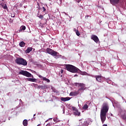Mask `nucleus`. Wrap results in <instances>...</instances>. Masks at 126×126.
<instances>
[{
  "mask_svg": "<svg viewBox=\"0 0 126 126\" xmlns=\"http://www.w3.org/2000/svg\"><path fill=\"white\" fill-rule=\"evenodd\" d=\"M70 100V97H61V101L63 102H66V101H69Z\"/></svg>",
  "mask_w": 126,
  "mask_h": 126,
  "instance_id": "nucleus-12",
  "label": "nucleus"
},
{
  "mask_svg": "<svg viewBox=\"0 0 126 126\" xmlns=\"http://www.w3.org/2000/svg\"><path fill=\"white\" fill-rule=\"evenodd\" d=\"M76 1H77V2H78V3H79V2L81 1V0H76Z\"/></svg>",
  "mask_w": 126,
  "mask_h": 126,
  "instance_id": "nucleus-32",
  "label": "nucleus"
},
{
  "mask_svg": "<svg viewBox=\"0 0 126 126\" xmlns=\"http://www.w3.org/2000/svg\"><path fill=\"white\" fill-rule=\"evenodd\" d=\"M23 125L24 126H28V121H27L26 119L24 120L23 122Z\"/></svg>",
  "mask_w": 126,
  "mask_h": 126,
  "instance_id": "nucleus-16",
  "label": "nucleus"
},
{
  "mask_svg": "<svg viewBox=\"0 0 126 126\" xmlns=\"http://www.w3.org/2000/svg\"><path fill=\"white\" fill-rule=\"evenodd\" d=\"M86 17H87V18L89 17V15H87L86 16Z\"/></svg>",
  "mask_w": 126,
  "mask_h": 126,
  "instance_id": "nucleus-36",
  "label": "nucleus"
},
{
  "mask_svg": "<svg viewBox=\"0 0 126 126\" xmlns=\"http://www.w3.org/2000/svg\"><path fill=\"white\" fill-rule=\"evenodd\" d=\"M16 63L21 64L22 65H27V61L23 58H19L15 60Z\"/></svg>",
  "mask_w": 126,
  "mask_h": 126,
  "instance_id": "nucleus-3",
  "label": "nucleus"
},
{
  "mask_svg": "<svg viewBox=\"0 0 126 126\" xmlns=\"http://www.w3.org/2000/svg\"><path fill=\"white\" fill-rule=\"evenodd\" d=\"M19 74L24 75V76H26L27 77H32V78H34L33 75L31 74V73L27 71L21 70L19 72Z\"/></svg>",
  "mask_w": 126,
  "mask_h": 126,
  "instance_id": "nucleus-4",
  "label": "nucleus"
},
{
  "mask_svg": "<svg viewBox=\"0 0 126 126\" xmlns=\"http://www.w3.org/2000/svg\"><path fill=\"white\" fill-rule=\"evenodd\" d=\"M25 29H26V27H25V26H22L20 27L19 31H20V32L21 31H24V30H25Z\"/></svg>",
  "mask_w": 126,
  "mask_h": 126,
  "instance_id": "nucleus-18",
  "label": "nucleus"
},
{
  "mask_svg": "<svg viewBox=\"0 0 126 126\" xmlns=\"http://www.w3.org/2000/svg\"><path fill=\"white\" fill-rule=\"evenodd\" d=\"M28 81H30L31 82H36L37 79L35 78H27V79Z\"/></svg>",
  "mask_w": 126,
  "mask_h": 126,
  "instance_id": "nucleus-13",
  "label": "nucleus"
},
{
  "mask_svg": "<svg viewBox=\"0 0 126 126\" xmlns=\"http://www.w3.org/2000/svg\"><path fill=\"white\" fill-rule=\"evenodd\" d=\"M120 1L121 0H110V2L112 5H117V4H119L120 3Z\"/></svg>",
  "mask_w": 126,
  "mask_h": 126,
  "instance_id": "nucleus-7",
  "label": "nucleus"
},
{
  "mask_svg": "<svg viewBox=\"0 0 126 126\" xmlns=\"http://www.w3.org/2000/svg\"><path fill=\"white\" fill-rule=\"evenodd\" d=\"M10 22H11V23L13 22V20H11V19H10Z\"/></svg>",
  "mask_w": 126,
  "mask_h": 126,
  "instance_id": "nucleus-35",
  "label": "nucleus"
},
{
  "mask_svg": "<svg viewBox=\"0 0 126 126\" xmlns=\"http://www.w3.org/2000/svg\"><path fill=\"white\" fill-rule=\"evenodd\" d=\"M74 84H75V86H76L77 87H80V85L81 84V83H75Z\"/></svg>",
  "mask_w": 126,
  "mask_h": 126,
  "instance_id": "nucleus-24",
  "label": "nucleus"
},
{
  "mask_svg": "<svg viewBox=\"0 0 126 126\" xmlns=\"http://www.w3.org/2000/svg\"><path fill=\"white\" fill-rule=\"evenodd\" d=\"M102 126H108V125H106V124H104Z\"/></svg>",
  "mask_w": 126,
  "mask_h": 126,
  "instance_id": "nucleus-37",
  "label": "nucleus"
},
{
  "mask_svg": "<svg viewBox=\"0 0 126 126\" xmlns=\"http://www.w3.org/2000/svg\"><path fill=\"white\" fill-rule=\"evenodd\" d=\"M46 53L47 54H49V55H51V56H53V57H57L58 53L55 51L54 50H53V49L51 48H47L46 49Z\"/></svg>",
  "mask_w": 126,
  "mask_h": 126,
  "instance_id": "nucleus-5",
  "label": "nucleus"
},
{
  "mask_svg": "<svg viewBox=\"0 0 126 126\" xmlns=\"http://www.w3.org/2000/svg\"><path fill=\"white\" fill-rule=\"evenodd\" d=\"M94 77L96 79V81L100 83L103 82V81H104V79H105V77L101 75H96Z\"/></svg>",
  "mask_w": 126,
  "mask_h": 126,
  "instance_id": "nucleus-6",
  "label": "nucleus"
},
{
  "mask_svg": "<svg viewBox=\"0 0 126 126\" xmlns=\"http://www.w3.org/2000/svg\"><path fill=\"white\" fill-rule=\"evenodd\" d=\"M79 94V91H76L74 92H71L69 94L70 96H77V95H78Z\"/></svg>",
  "mask_w": 126,
  "mask_h": 126,
  "instance_id": "nucleus-10",
  "label": "nucleus"
},
{
  "mask_svg": "<svg viewBox=\"0 0 126 126\" xmlns=\"http://www.w3.org/2000/svg\"><path fill=\"white\" fill-rule=\"evenodd\" d=\"M76 34L77 36H80V33H79V32L78 31H77L76 32Z\"/></svg>",
  "mask_w": 126,
  "mask_h": 126,
  "instance_id": "nucleus-26",
  "label": "nucleus"
},
{
  "mask_svg": "<svg viewBox=\"0 0 126 126\" xmlns=\"http://www.w3.org/2000/svg\"><path fill=\"white\" fill-rule=\"evenodd\" d=\"M11 17H15V14H11Z\"/></svg>",
  "mask_w": 126,
  "mask_h": 126,
  "instance_id": "nucleus-30",
  "label": "nucleus"
},
{
  "mask_svg": "<svg viewBox=\"0 0 126 126\" xmlns=\"http://www.w3.org/2000/svg\"><path fill=\"white\" fill-rule=\"evenodd\" d=\"M38 18H39L40 19H44V15L40 14Z\"/></svg>",
  "mask_w": 126,
  "mask_h": 126,
  "instance_id": "nucleus-25",
  "label": "nucleus"
},
{
  "mask_svg": "<svg viewBox=\"0 0 126 126\" xmlns=\"http://www.w3.org/2000/svg\"><path fill=\"white\" fill-rule=\"evenodd\" d=\"M38 76L39 77V78H43V76H42L41 75H38Z\"/></svg>",
  "mask_w": 126,
  "mask_h": 126,
  "instance_id": "nucleus-31",
  "label": "nucleus"
},
{
  "mask_svg": "<svg viewBox=\"0 0 126 126\" xmlns=\"http://www.w3.org/2000/svg\"><path fill=\"white\" fill-rule=\"evenodd\" d=\"M80 74H81V75H87V74H88V73H87V72H85V71H81L80 72Z\"/></svg>",
  "mask_w": 126,
  "mask_h": 126,
  "instance_id": "nucleus-19",
  "label": "nucleus"
},
{
  "mask_svg": "<svg viewBox=\"0 0 126 126\" xmlns=\"http://www.w3.org/2000/svg\"><path fill=\"white\" fill-rule=\"evenodd\" d=\"M92 40H93L95 43H98L99 42V38L98 36L95 35H92L91 36Z\"/></svg>",
  "mask_w": 126,
  "mask_h": 126,
  "instance_id": "nucleus-8",
  "label": "nucleus"
},
{
  "mask_svg": "<svg viewBox=\"0 0 126 126\" xmlns=\"http://www.w3.org/2000/svg\"><path fill=\"white\" fill-rule=\"evenodd\" d=\"M108 111H109V105L107 103H104L100 111V119L102 124H104L106 121V115Z\"/></svg>",
  "mask_w": 126,
  "mask_h": 126,
  "instance_id": "nucleus-1",
  "label": "nucleus"
},
{
  "mask_svg": "<svg viewBox=\"0 0 126 126\" xmlns=\"http://www.w3.org/2000/svg\"><path fill=\"white\" fill-rule=\"evenodd\" d=\"M65 68L68 71H70V72H72L73 73L77 72L79 70L76 67L71 64H65Z\"/></svg>",
  "mask_w": 126,
  "mask_h": 126,
  "instance_id": "nucleus-2",
  "label": "nucleus"
},
{
  "mask_svg": "<svg viewBox=\"0 0 126 126\" xmlns=\"http://www.w3.org/2000/svg\"><path fill=\"white\" fill-rule=\"evenodd\" d=\"M72 109L73 111H74V112L77 110L76 109V107H72Z\"/></svg>",
  "mask_w": 126,
  "mask_h": 126,
  "instance_id": "nucleus-28",
  "label": "nucleus"
},
{
  "mask_svg": "<svg viewBox=\"0 0 126 126\" xmlns=\"http://www.w3.org/2000/svg\"><path fill=\"white\" fill-rule=\"evenodd\" d=\"M121 118L126 121V115L124 114L121 116Z\"/></svg>",
  "mask_w": 126,
  "mask_h": 126,
  "instance_id": "nucleus-21",
  "label": "nucleus"
},
{
  "mask_svg": "<svg viewBox=\"0 0 126 126\" xmlns=\"http://www.w3.org/2000/svg\"><path fill=\"white\" fill-rule=\"evenodd\" d=\"M43 80L44 81H47V82H48L49 83V82H50V80H49V79L46 78V77H43Z\"/></svg>",
  "mask_w": 126,
  "mask_h": 126,
  "instance_id": "nucleus-20",
  "label": "nucleus"
},
{
  "mask_svg": "<svg viewBox=\"0 0 126 126\" xmlns=\"http://www.w3.org/2000/svg\"><path fill=\"white\" fill-rule=\"evenodd\" d=\"M42 9H43V12L46 11V8H45V7H42Z\"/></svg>",
  "mask_w": 126,
  "mask_h": 126,
  "instance_id": "nucleus-29",
  "label": "nucleus"
},
{
  "mask_svg": "<svg viewBox=\"0 0 126 126\" xmlns=\"http://www.w3.org/2000/svg\"><path fill=\"white\" fill-rule=\"evenodd\" d=\"M80 87H81L80 88H79L78 89L79 92V91H84V90H85V89H86V88L85 87V84H83V83H81Z\"/></svg>",
  "mask_w": 126,
  "mask_h": 126,
  "instance_id": "nucleus-9",
  "label": "nucleus"
},
{
  "mask_svg": "<svg viewBox=\"0 0 126 126\" xmlns=\"http://www.w3.org/2000/svg\"><path fill=\"white\" fill-rule=\"evenodd\" d=\"M32 50H33V48H32V47H28L26 50V53L27 54H29V53H30V52H31Z\"/></svg>",
  "mask_w": 126,
  "mask_h": 126,
  "instance_id": "nucleus-15",
  "label": "nucleus"
},
{
  "mask_svg": "<svg viewBox=\"0 0 126 126\" xmlns=\"http://www.w3.org/2000/svg\"><path fill=\"white\" fill-rule=\"evenodd\" d=\"M83 110H87L88 109V105L87 104H85L83 107Z\"/></svg>",
  "mask_w": 126,
  "mask_h": 126,
  "instance_id": "nucleus-22",
  "label": "nucleus"
},
{
  "mask_svg": "<svg viewBox=\"0 0 126 126\" xmlns=\"http://www.w3.org/2000/svg\"><path fill=\"white\" fill-rule=\"evenodd\" d=\"M73 114L75 115V116H78L79 117L80 116V112H78V110H76L73 112Z\"/></svg>",
  "mask_w": 126,
  "mask_h": 126,
  "instance_id": "nucleus-14",
  "label": "nucleus"
},
{
  "mask_svg": "<svg viewBox=\"0 0 126 126\" xmlns=\"http://www.w3.org/2000/svg\"><path fill=\"white\" fill-rule=\"evenodd\" d=\"M0 6H1V7H2V8H3V9H8V7H7V5H6V4L4 3H2L0 4Z\"/></svg>",
  "mask_w": 126,
  "mask_h": 126,
  "instance_id": "nucleus-11",
  "label": "nucleus"
},
{
  "mask_svg": "<svg viewBox=\"0 0 126 126\" xmlns=\"http://www.w3.org/2000/svg\"><path fill=\"white\" fill-rule=\"evenodd\" d=\"M82 126H88V122H87V121H84Z\"/></svg>",
  "mask_w": 126,
  "mask_h": 126,
  "instance_id": "nucleus-23",
  "label": "nucleus"
},
{
  "mask_svg": "<svg viewBox=\"0 0 126 126\" xmlns=\"http://www.w3.org/2000/svg\"><path fill=\"white\" fill-rule=\"evenodd\" d=\"M33 116H36V114H34Z\"/></svg>",
  "mask_w": 126,
  "mask_h": 126,
  "instance_id": "nucleus-38",
  "label": "nucleus"
},
{
  "mask_svg": "<svg viewBox=\"0 0 126 126\" xmlns=\"http://www.w3.org/2000/svg\"><path fill=\"white\" fill-rule=\"evenodd\" d=\"M19 46L20 47H21L22 48H23V47H25V42L24 41H22L19 43Z\"/></svg>",
  "mask_w": 126,
  "mask_h": 126,
  "instance_id": "nucleus-17",
  "label": "nucleus"
},
{
  "mask_svg": "<svg viewBox=\"0 0 126 126\" xmlns=\"http://www.w3.org/2000/svg\"><path fill=\"white\" fill-rule=\"evenodd\" d=\"M39 11H38V13H37V17H39V16H40V15H41V14H40L39 13Z\"/></svg>",
  "mask_w": 126,
  "mask_h": 126,
  "instance_id": "nucleus-33",
  "label": "nucleus"
},
{
  "mask_svg": "<svg viewBox=\"0 0 126 126\" xmlns=\"http://www.w3.org/2000/svg\"><path fill=\"white\" fill-rule=\"evenodd\" d=\"M38 88H39V89H44V86H38Z\"/></svg>",
  "mask_w": 126,
  "mask_h": 126,
  "instance_id": "nucleus-27",
  "label": "nucleus"
},
{
  "mask_svg": "<svg viewBox=\"0 0 126 126\" xmlns=\"http://www.w3.org/2000/svg\"><path fill=\"white\" fill-rule=\"evenodd\" d=\"M61 72V73H63V70L62 69Z\"/></svg>",
  "mask_w": 126,
  "mask_h": 126,
  "instance_id": "nucleus-34",
  "label": "nucleus"
}]
</instances>
